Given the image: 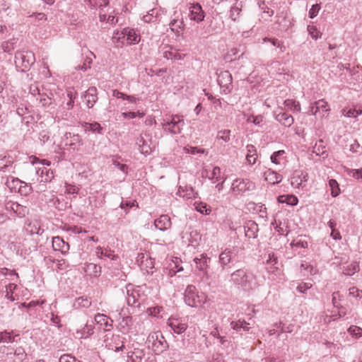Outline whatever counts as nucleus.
<instances>
[{
	"label": "nucleus",
	"mask_w": 362,
	"mask_h": 362,
	"mask_svg": "<svg viewBox=\"0 0 362 362\" xmlns=\"http://www.w3.org/2000/svg\"><path fill=\"white\" fill-rule=\"evenodd\" d=\"M146 344L148 349L158 354L163 352L166 348V341L160 332L156 331L150 333L147 337Z\"/></svg>",
	"instance_id": "1"
},
{
	"label": "nucleus",
	"mask_w": 362,
	"mask_h": 362,
	"mask_svg": "<svg viewBox=\"0 0 362 362\" xmlns=\"http://www.w3.org/2000/svg\"><path fill=\"white\" fill-rule=\"evenodd\" d=\"M54 178L53 172L46 168H33L29 170L28 180L33 182L35 181L41 182H50Z\"/></svg>",
	"instance_id": "2"
},
{
	"label": "nucleus",
	"mask_w": 362,
	"mask_h": 362,
	"mask_svg": "<svg viewBox=\"0 0 362 362\" xmlns=\"http://www.w3.org/2000/svg\"><path fill=\"white\" fill-rule=\"evenodd\" d=\"M184 124L183 117L177 115H173L170 120L163 119L161 122L163 130L173 134H180Z\"/></svg>",
	"instance_id": "3"
},
{
	"label": "nucleus",
	"mask_w": 362,
	"mask_h": 362,
	"mask_svg": "<svg viewBox=\"0 0 362 362\" xmlns=\"http://www.w3.org/2000/svg\"><path fill=\"white\" fill-rule=\"evenodd\" d=\"M232 281L237 285L240 286L245 290H250L252 286V276L247 275L243 269H238L231 274Z\"/></svg>",
	"instance_id": "4"
},
{
	"label": "nucleus",
	"mask_w": 362,
	"mask_h": 362,
	"mask_svg": "<svg viewBox=\"0 0 362 362\" xmlns=\"http://www.w3.org/2000/svg\"><path fill=\"white\" fill-rule=\"evenodd\" d=\"M255 188L253 182L249 180L238 178L233 181L231 186L232 192L235 194H242L247 191H252Z\"/></svg>",
	"instance_id": "5"
},
{
	"label": "nucleus",
	"mask_w": 362,
	"mask_h": 362,
	"mask_svg": "<svg viewBox=\"0 0 362 362\" xmlns=\"http://www.w3.org/2000/svg\"><path fill=\"white\" fill-rule=\"evenodd\" d=\"M185 301L191 307H198L203 303V300L194 286H187L185 293Z\"/></svg>",
	"instance_id": "6"
},
{
	"label": "nucleus",
	"mask_w": 362,
	"mask_h": 362,
	"mask_svg": "<svg viewBox=\"0 0 362 362\" xmlns=\"http://www.w3.org/2000/svg\"><path fill=\"white\" fill-rule=\"evenodd\" d=\"M15 63L23 71L28 69L35 62V55L32 52L26 51L16 54Z\"/></svg>",
	"instance_id": "7"
},
{
	"label": "nucleus",
	"mask_w": 362,
	"mask_h": 362,
	"mask_svg": "<svg viewBox=\"0 0 362 362\" xmlns=\"http://www.w3.org/2000/svg\"><path fill=\"white\" fill-rule=\"evenodd\" d=\"M136 262L141 269L146 274H153L154 260L148 255L139 253L136 257Z\"/></svg>",
	"instance_id": "8"
},
{
	"label": "nucleus",
	"mask_w": 362,
	"mask_h": 362,
	"mask_svg": "<svg viewBox=\"0 0 362 362\" xmlns=\"http://www.w3.org/2000/svg\"><path fill=\"white\" fill-rule=\"evenodd\" d=\"M217 81L223 93L228 94L231 91L233 78L228 71H221L218 76Z\"/></svg>",
	"instance_id": "9"
},
{
	"label": "nucleus",
	"mask_w": 362,
	"mask_h": 362,
	"mask_svg": "<svg viewBox=\"0 0 362 362\" xmlns=\"http://www.w3.org/2000/svg\"><path fill=\"white\" fill-rule=\"evenodd\" d=\"M136 144L139 146L141 153L144 155H149L154 148V146H151L149 136L147 134L140 135L137 138Z\"/></svg>",
	"instance_id": "10"
},
{
	"label": "nucleus",
	"mask_w": 362,
	"mask_h": 362,
	"mask_svg": "<svg viewBox=\"0 0 362 362\" xmlns=\"http://www.w3.org/2000/svg\"><path fill=\"white\" fill-rule=\"evenodd\" d=\"M140 287H134L132 285H128L127 286V301L129 305L136 306L139 303L140 295Z\"/></svg>",
	"instance_id": "11"
},
{
	"label": "nucleus",
	"mask_w": 362,
	"mask_h": 362,
	"mask_svg": "<svg viewBox=\"0 0 362 362\" xmlns=\"http://www.w3.org/2000/svg\"><path fill=\"white\" fill-rule=\"evenodd\" d=\"M190 11V20L197 21V23L204 21L205 15L202 6L199 4H192L189 7Z\"/></svg>",
	"instance_id": "12"
},
{
	"label": "nucleus",
	"mask_w": 362,
	"mask_h": 362,
	"mask_svg": "<svg viewBox=\"0 0 362 362\" xmlns=\"http://www.w3.org/2000/svg\"><path fill=\"white\" fill-rule=\"evenodd\" d=\"M98 100L95 87L89 88L84 94V100L88 108L92 107Z\"/></svg>",
	"instance_id": "13"
},
{
	"label": "nucleus",
	"mask_w": 362,
	"mask_h": 362,
	"mask_svg": "<svg viewBox=\"0 0 362 362\" xmlns=\"http://www.w3.org/2000/svg\"><path fill=\"white\" fill-rule=\"evenodd\" d=\"M52 247L54 250L60 251L63 254L66 253L69 250V245L59 236L53 238Z\"/></svg>",
	"instance_id": "14"
},
{
	"label": "nucleus",
	"mask_w": 362,
	"mask_h": 362,
	"mask_svg": "<svg viewBox=\"0 0 362 362\" xmlns=\"http://www.w3.org/2000/svg\"><path fill=\"white\" fill-rule=\"evenodd\" d=\"M154 225L160 230H165L171 226L170 218L168 215H161L155 220Z\"/></svg>",
	"instance_id": "15"
},
{
	"label": "nucleus",
	"mask_w": 362,
	"mask_h": 362,
	"mask_svg": "<svg viewBox=\"0 0 362 362\" xmlns=\"http://www.w3.org/2000/svg\"><path fill=\"white\" fill-rule=\"evenodd\" d=\"M94 332V327L92 325L86 324L82 328L77 329L74 334L76 338L86 339Z\"/></svg>",
	"instance_id": "16"
},
{
	"label": "nucleus",
	"mask_w": 362,
	"mask_h": 362,
	"mask_svg": "<svg viewBox=\"0 0 362 362\" xmlns=\"http://www.w3.org/2000/svg\"><path fill=\"white\" fill-rule=\"evenodd\" d=\"M95 321L105 331L110 330L112 327V320H110L107 316L103 314L98 313L95 315Z\"/></svg>",
	"instance_id": "17"
},
{
	"label": "nucleus",
	"mask_w": 362,
	"mask_h": 362,
	"mask_svg": "<svg viewBox=\"0 0 362 362\" xmlns=\"http://www.w3.org/2000/svg\"><path fill=\"white\" fill-rule=\"evenodd\" d=\"M168 325L177 334H181L184 332L187 326L185 323L180 322L178 319L170 318L168 321Z\"/></svg>",
	"instance_id": "18"
},
{
	"label": "nucleus",
	"mask_w": 362,
	"mask_h": 362,
	"mask_svg": "<svg viewBox=\"0 0 362 362\" xmlns=\"http://www.w3.org/2000/svg\"><path fill=\"white\" fill-rule=\"evenodd\" d=\"M264 177L268 183L272 185L278 184L282 180V176L271 169L264 173Z\"/></svg>",
	"instance_id": "19"
},
{
	"label": "nucleus",
	"mask_w": 362,
	"mask_h": 362,
	"mask_svg": "<svg viewBox=\"0 0 362 362\" xmlns=\"http://www.w3.org/2000/svg\"><path fill=\"white\" fill-rule=\"evenodd\" d=\"M209 258L207 257L206 255L202 254L199 257H195L194 262L196 264V267L201 272L206 273V269L209 267L208 260Z\"/></svg>",
	"instance_id": "20"
},
{
	"label": "nucleus",
	"mask_w": 362,
	"mask_h": 362,
	"mask_svg": "<svg viewBox=\"0 0 362 362\" xmlns=\"http://www.w3.org/2000/svg\"><path fill=\"white\" fill-rule=\"evenodd\" d=\"M277 257L274 254L269 255V259L267 260V269L268 272L274 274H276L279 271Z\"/></svg>",
	"instance_id": "21"
},
{
	"label": "nucleus",
	"mask_w": 362,
	"mask_h": 362,
	"mask_svg": "<svg viewBox=\"0 0 362 362\" xmlns=\"http://www.w3.org/2000/svg\"><path fill=\"white\" fill-rule=\"evenodd\" d=\"M246 148H247V155H246L247 162L250 165H253L256 163L257 159V149L252 144L247 145Z\"/></svg>",
	"instance_id": "22"
},
{
	"label": "nucleus",
	"mask_w": 362,
	"mask_h": 362,
	"mask_svg": "<svg viewBox=\"0 0 362 362\" xmlns=\"http://www.w3.org/2000/svg\"><path fill=\"white\" fill-rule=\"evenodd\" d=\"M276 119L285 127H290L293 123V118L292 116L286 112H279L276 115Z\"/></svg>",
	"instance_id": "23"
},
{
	"label": "nucleus",
	"mask_w": 362,
	"mask_h": 362,
	"mask_svg": "<svg viewBox=\"0 0 362 362\" xmlns=\"http://www.w3.org/2000/svg\"><path fill=\"white\" fill-rule=\"evenodd\" d=\"M170 30L177 36L180 35L181 31L184 29V21L182 20L173 19L170 23Z\"/></svg>",
	"instance_id": "24"
},
{
	"label": "nucleus",
	"mask_w": 362,
	"mask_h": 362,
	"mask_svg": "<svg viewBox=\"0 0 362 362\" xmlns=\"http://www.w3.org/2000/svg\"><path fill=\"white\" fill-rule=\"evenodd\" d=\"M126 40L129 44L137 43L140 41V36L137 35L134 29L124 28Z\"/></svg>",
	"instance_id": "25"
},
{
	"label": "nucleus",
	"mask_w": 362,
	"mask_h": 362,
	"mask_svg": "<svg viewBox=\"0 0 362 362\" xmlns=\"http://www.w3.org/2000/svg\"><path fill=\"white\" fill-rule=\"evenodd\" d=\"M305 177L306 175H304L302 173H295L291 178V184L295 188L303 187V182L306 181Z\"/></svg>",
	"instance_id": "26"
},
{
	"label": "nucleus",
	"mask_w": 362,
	"mask_h": 362,
	"mask_svg": "<svg viewBox=\"0 0 362 362\" xmlns=\"http://www.w3.org/2000/svg\"><path fill=\"white\" fill-rule=\"evenodd\" d=\"M96 255L99 258L107 257L110 259L111 260H117L118 259V256L113 254V252L108 250H103L102 247H98L96 249Z\"/></svg>",
	"instance_id": "27"
},
{
	"label": "nucleus",
	"mask_w": 362,
	"mask_h": 362,
	"mask_svg": "<svg viewBox=\"0 0 362 362\" xmlns=\"http://www.w3.org/2000/svg\"><path fill=\"white\" fill-rule=\"evenodd\" d=\"M112 42L117 46H120L124 44V40H126V36L124 34V28L121 31H115L113 33L112 37Z\"/></svg>",
	"instance_id": "28"
},
{
	"label": "nucleus",
	"mask_w": 362,
	"mask_h": 362,
	"mask_svg": "<svg viewBox=\"0 0 362 362\" xmlns=\"http://www.w3.org/2000/svg\"><path fill=\"white\" fill-rule=\"evenodd\" d=\"M184 54H181L177 50H173L172 48H170V50H165L163 52V57L167 59L182 60L184 59Z\"/></svg>",
	"instance_id": "29"
},
{
	"label": "nucleus",
	"mask_w": 362,
	"mask_h": 362,
	"mask_svg": "<svg viewBox=\"0 0 362 362\" xmlns=\"http://www.w3.org/2000/svg\"><path fill=\"white\" fill-rule=\"evenodd\" d=\"M132 324V318L131 317H123L122 319V320L119 322V331L122 332H127L131 325Z\"/></svg>",
	"instance_id": "30"
},
{
	"label": "nucleus",
	"mask_w": 362,
	"mask_h": 362,
	"mask_svg": "<svg viewBox=\"0 0 362 362\" xmlns=\"http://www.w3.org/2000/svg\"><path fill=\"white\" fill-rule=\"evenodd\" d=\"M85 271L90 276H98L100 274V267L93 263L86 265Z\"/></svg>",
	"instance_id": "31"
},
{
	"label": "nucleus",
	"mask_w": 362,
	"mask_h": 362,
	"mask_svg": "<svg viewBox=\"0 0 362 362\" xmlns=\"http://www.w3.org/2000/svg\"><path fill=\"white\" fill-rule=\"evenodd\" d=\"M29 181H30L29 183H26L25 182L21 181L18 179L13 180V182H18V183H20V184H23V185H21L20 186L19 192L21 194H29V193H30L32 192L31 185H32V183H34V182L30 181V180H29Z\"/></svg>",
	"instance_id": "32"
},
{
	"label": "nucleus",
	"mask_w": 362,
	"mask_h": 362,
	"mask_svg": "<svg viewBox=\"0 0 362 362\" xmlns=\"http://www.w3.org/2000/svg\"><path fill=\"white\" fill-rule=\"evenodd\" d=\"M231 260V252L229 250H225L219 255V262L223 267L230 263Z\"/></svg>",
	"instance_id": "33"
},
{
	"label": "nucleus",
	"mask_w": 362,
	"mask_h": 362,
	"mask_svg": "<svg viewBox=\"0 0 362 362\" xmlns=\"http://www.w3.org/2000/svg\"><path fill=\"white\" fill-rule=\"evenodd\" d=\"M216 139L221 140L225 143L229 142L230 141V130L221 129L218 131Z\"/></svg>",
	"instance_id": "34"
},
{
	"label": "nucleus",
	"mask_w": 362,
	"mask_h": 362,
	"mask_svg": "<svg viewBox=\"0 0 362 362\" xmlns=\"http://www.w3.org/2000/svg\"><path fill=\"white\" fill-rule=\"evenodd\" d=\"M91 305L90 299L87 297L78 298L74 302V307L78 308H88Z\"/></svg>",
	"instance_id": "35"
},
{
	"label": "nucleus",
	"mask_w": 362,
	"mask_h": 362,
	"mask_svg": "<svg viewBox=\"0 0 362 362\" xmlns=\"http://www.w3.org/2000/svg\"><path fill=\"white\" fill-rule=\"evenodd\" d=\"M284 104L288 110H291L293 112H298L300 110L299 103L296 102L293 100H286Z\"/></svg>",
	"instance_id": "36"
},
{
	"label": "nucleus",
	"mask_w": 362,
	"mask_h": 362,
	"mask_svg": "<svg viewBox=\"0 0 362 362\" xmlns=\"http://www.w3.org/2000/svg\"><path fill=\"white\" fill-rule=\"evenodd\" d=\"M329 186L331 189V195L333 197H336L340 194V189L339 187V184L335 180H334V179L329 180Z\"/></svg>",
	"instance_id": "37"
},
{
	"label": "nucleus",
	"mask_w": 362,
	"mask_h": 362,
	"mask_svg": "<svg viewBox=\"0 0 362 362\" xmlns=\"http://www.w3.org/2000/svg\"><path fill=\"white\" fill-rule=\"evenodd\" d=\"M221 168L218 166L214 167L211 173L209 175V179L212 181L213 183L218 182L221 179Z\"/></svg>",
	"instance_id": "38"
},
{
	"label": "nucleus",
	"mask_w": 362,
	"mask_h": 362,
	"mask_svg": "<svg viewBox=\"0 0 362 362\" xmlns=\"http://www.w3.org/2000/svg\"><path fill=\"white\" fill-rule=\"evenodd\" d=\"M183 151L185 153L197 154V153H207V151L204 148H199L196 146H187L183 148Z\"/></svg>",
	"instance_id": "39"
},
{
	"label": "nucleus",
	"mask_w": 362,
	"mask_h": 362,
	"mask_svg": "<svg viewBox=\"0 0 362 362\" xmlns=\"http://www.w3.org/2000/svg\"><path fill=\"white\" fill-rule=\"evenodd\" d=\"M358 69V66L353 67L352 69H351L350 67H346V70L350 73L354 81H356V82H359V81H362V74H360Z\"/></svg>",
	"instance_id": "40"
},
{
	"label": "nucleus",
	"mask_w": 362,
	"mask_h": 362,
	"mask_svg": "<svg viewBox=\"0 0 362 362\" xmlns=\"http://www.w3.org/2000/svg\"><path fill=\"white\" fill-rule=\"evenodd\" d=\"M83 127L86 131H92L93 132L100 133L102 127L98 122L94 123H85Z\"/></svg>",
	"instance_id": "41"
},
{
	"label": "nucleus",
	"mask_w": 362,
	"mask_h": 362,
	"mask_svg": "<svg viewBox=\"0 0 362 362\" xmlns=\"http://www.w3.org/2000/svg\"><path fill=\"white\" fill-rule=\"evenodd\" d=\"M359 270V266L356 263H352L343 270V274L348 276L354 274Z\"/></svg>",
	"instance_id": "42"
},
{
	"label": "nucleus",
	"mask_w": 362,
	"mask_h": 362,
	"mask_svg": "<svg viewBox=\"0 0 362 362\" xmlns=\"http://www.w3.org/2000/svg\"><path fill=\"white\" fill-rule=\"evenodd\" d=\"M348 332L355 338H359L362 337V328L358 326L351 325L348 329Z\"/></svg>",
	"instance_id": "43"
},
{
	"label": "nucleus",
	"mask_w": 362,
	"mask_h": 362,
	"mask_svg": "<svg viewBox=\"0 0 362 362\" xmlns=\"http://www.w3.org/2000/svg\"><path fill=\"white\" fill-rule=\"evenodd\" d=\"M11 209L16 214L21 216H24L27 211L25 207L17 203L12 204Z\"/></svg>",
	"instance_id": "44"
},
{
	"label": "nucleus",
	"mask_w": 362,
	"mask_h": 362,
	"mask_svg": "<svg viewBox=\"0 0 362 362\" xmlns=\"http://www.w3.org/2000/svg\"><path fill=\"white\" fill-rule=\"evenodd\" d=\"M99 17L100 21H106L110 24H114L115 23V16L111 15L107 16L105 12H103V9H101V11L100 12ZM117 21L116 20V22Z\"/></svg>",
	"instance_id": "45"
},
{
	"label": "nucleus",
	"mask_w": 362,
	"mask_h": 362,
	"mask_svg": "<svg viewBox=\"0 0 362 362\" xmlns=\"http://www.w3.org/2000/svg\"><path fill=\"white\" fill-rule=\"evenodd\" d=\"M158 11L155 8L151 9L148 13L143 16V21L145 23H150L153 19L158 16Z\"/></svg>",
	"instance_id": "46"
},
{
	"label": "nucleus",
	"mask_w": 362,
	"mask_h": 362,
	"mask_svg": "<svg viewBox=\"0 0 362 362\" xmlns=\"http://www.w3.org/2000/svg\"><path fill=\"white\" fill-rule=\"evenodd\" d=\"M239 49L236 47H233L228 50L227 54L225 55L224 59L226 61L231 62L234 59V57L238 54Z\"/></svg>",
	"instance_id": "47"
},
{
	"label": "nucleus",
	"mask_w": 362,
	"mask_h": 362,
	"mask_svg": "<svg viewBox=\"0 0 362 362\" xmlns=\"http://www.w3.org/2000/svg\"><path fill=\"white\" fill-rule=\"evenodd\" d=\"M195 208L197 211L203 214H209L211 211L210 209H209L206 204L204 203H196Z\"/></svg>",
	"instance_id": "48"
},
{
	"label": "nucleus",
	"mask_w": 362,
	"mask_h": 362,
	"mask_svg": "<svg viewBox=\"0 0 362 362\" xmlns=\"http://www.w3.org/2000/svg\"><path fill=\"white\" fill-rule=\"evenodd\" d=\"M349 295L356 298H362V290H359L356 287H351L349 289Z\"/></svg>",
	"instance_id": "49"
},
{
	"label": "nucleus",
	"mask_w": 362,
	"mask_h": 362,
	"mask_svg": "<svg viewBox=\"0 0 362 362\" xmlns=\"http://www.w3.org/2000/svg\"><path fill=\"white\" fill-rule=\"evenodd\" d=\"M337 320V315L332 313V314H325L320 317V322L323 321L324 324L329 323L332 321Z\"/></svg>",
	"instance_id": "50"
},
{
	"label": "nucleus",
	"mask_w": 362,
	"mask_h": 362,
	"mask_svg": "<svg viewBox=\"0 0 362 362\" xmlns=\"http://www.w3.org/2000/svg\"><path fill=\"white\" fill-rule=\"evenodd\" d=\"M122 116L124 119H133L135 118L136 116H139V117H144V113L140 112L139 111L134 112H122Z\"/></svg>",
	"instance_id": "51"
},
{
	"label": "nucleus",
	"mask_w": 362,
	"mask_h": 362,
	"mask_svg": "<svg viewBox=\"0 0 362 362\" xmlns=\"http://www.w3.org/2000/svg\"><path fill=\"white\" fill-rule=\"evenodd\" d=\"M30 163L32 164V165H34L35 164L39 163L42 165H50V161L49 160H40L39 158H37V157L35 156H31L30 157ZM34 168L33 166H32V168Z\"/></svg>",
	"instance_id": "52"
},
{
	"label": "nucleus",
	"mask_w": 362,
	"mask_h": 362,
	"mask_svg": "<svg viewBox=\"0 0 362 362\" xmlns=\"http://www.w3.org/2000/svg\"><path fill=\"white\" fill-rule=\"evenodd\" d=\"M59 362H81L70 354H64L60 356Z\"/></svg>",
	"instance_id": "53"
},
{
	"label": "nucleus",
	"mask_w": 362,
	"mask_h": 362,
	"mask_svg": "<svg viewBox=\"0 0 362 362\" xmlns=\"http://www.w3.org/2000/svg\"><path fill=\"white\" fill-rule=\"evenodd\" d=\"M190 236L192 238V240H188L189 244L194 246L196 244H197L198 240L200 239V235H199L197 231L193 230L190 232Z\"/></svg>",
	"instance_id": "54"
},
{
	"label": "nucleus",
	"mask_w": 362,
	"mask_h": 362,
	"mask_svg": "<svg viewBox=\"0 0 362 362\" xmlns=\"http://www.w3.org/2000/svg\"><path fill=\"white\" fill-rule=\"evenodd\" d=\"M13 339L6 331L0 332V342H11Z\"/></svg>",
	"instance_id": "55"
},
{
	"label": "nucleus",
	"mask_w": 362,
	"mask_h": 362,
	"mask_svg": "<svg viewBox=\"0 0 362 362\" xmlns=\"http://www.w3.org/2000/svg\"><path fill=\"white\" fill-rule=\"evenodd\" d=\"M308 32L313 39H317V28L314 23L308 25Z\"/></svg>",
	"instance_id": "56"
},
{
	"label": "nucleus",
	"mask_w": 362,
	"mask_h": 362,
	"mask_svg": "<svg viewBox=\"0 0 362 362\" xmlns=\"http://www.w3.org/2000/svg\"><path fill=\"white\" fill-rule=\"evenodd\" d=\"M162 307L156 306L153 308H149L147 310V313L151 316L158 317V314L162 311Z\"/></svg>",
	"instance_id": "57"
},
{
	"label": "nucleus",
	"mask_w": 362,
	"mask_h": 362,
	"mask_svg": "<svg viewBox=\"0 0 362 362\" xmlns=\"http://www.w3.org/2000/svg\"><path fill=\"white\" fill-rule=\"evenodd\" d=\"M284 153V150H280V151L274 152L271 156V158H271V161L273 163L279 164L280 162L278 160V158H279V156H282Z\"/></svg>",
	"instance_id": "58"
},
{
	"label": "nucleus",
	"mask_w": 362,
	"mask_h": 362,
	"mask_svg": "<svg viewBox=\"0 0 362 362\" xmlns=\"http://www.w3.org/2000/svg\"><path fill=\"white\" fill-rule=\"evenodd\" d=\"M17 286L14 284H10L6 286V297L11 300L13 301L15 298L12 296V294H9V293H12L13 290L16 288Z\"/></svg>",
	"instance_id": "59"
},
{
	"label": "nucleus",
	"mask_w": 362,
	"mask_h": 362,
	"mask_svg": "<svg viewBox=\"0 0 362 362\" xmlns=\"http://www.w3.org/2000/svg\"><path fill=\"white\" fill-rule=\"evenodd\" d=\"M312 286V284L309 283H301L297 286V290L302 293H306L307 291L310 289Z\"/></svg>",
	"instance_id": "60"
},
{
	"label": "nucleus",
	"mask_w": 362,
	"mask_h": 362,
	"mask_svg": "<svg viewBox=\"0 0 362 362\" xmlns=\"http://www.w3.org/2000/svg\"><path fill=\"white\" fill-rule=\"evenodd\" d=\"M320 110L325 112H327L330 110L327 103L324 100H318V112H320Z\"/></svg>",
	"instance_id": "61"
},
{
	"label": "nucleus",
	"mask_w": 362,
	"mask_h": 362,
	"mask_svg": "<svg viewBox=\"0 0 362 362\" xmlns=\"http://www.w3.org/2000/svg\"><path fill=\"white\" fill-rule=\"evenodd\" d=\"M247 121L248 122H252L256 125L260 124V123L263 121V117L262 116H250Z\"/></svg>",
	"instance_id": "62"
},
{
	"label": "nucleus",
	"mask_w": 362,
	"mask_h": 362,
	"mask_svg": "<svg viewBox=\"0 0 362 362\" xmlns=\"http://www.w3.org/2000/svg\"><path fill=\"white\" fill-rule=\"evenodd\" d=\"M230 325L233 329L238 331L243 327V325H246V322L245 320H239L236 322H232Z\"/></svg>",
	"instance_id": "63"
},
{
	"label": "nucleus",
	"mask_w": 362,
	"mask_h": 362,
	"mask_svg": "<svg viewBox=\"0 0 362 362\" xmlns=\"http://www.w3.org/2000/svg\"><path fill=\"white\" fill-rule=\"evenodd\" d=\"M40 103L42 104V106H49L52 104V98L47 95H42L40 98Z\"/></svg>",
	"instance_id": "64"
}]
</instances>
